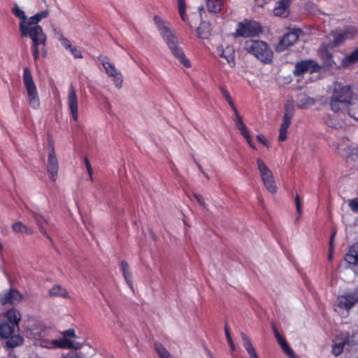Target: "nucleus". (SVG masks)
<instances>
[{
    "label": "nucleus",
    "mask_w": 358,
    "mask_h": 358,
    "mask_svg": "<svg viewBox=\"0 0 358 358\" xmlns=\"http://www.w3.org/2000/svg\"><path fill=\"white\" fill-rule=\"evenodd\" d=\"M257 140L259 142H260L261 143L264 144V145H266V147H268L269 145L268 144L265 137L264 135H262V134H259L257 136Z\"/></svg>",
    "instance_id": "56"
},
{
    "label": "nucleus",
    "mask_w": 358,
    "mask_h": 358,
    "mask_svg": "<svg viewBox=\"0 0 358 358\" xmlns=\"http://www.w3.org/2000/svg\"><path fill=\"white\" fill-rule=\"evenodd\" d=\"M63 338H61L58 339L59 341H65L67 342V347H65V348H73L76 350L79 349L81 345L79 343L73 341L70 339V338H75L76 337V331L73 329H69L66 331H64L62 333Z\"/></svg>",
    "instance_id": "21"
},
{
    "label": "nucleus",
    "mask_w": 358,
    "mask_h": 358,
    "mask_svg": "<svg viewBox=\"0 0 358 358\" xmlns=\"http://www.w3.org/2000/svg\"><path fill=\"white\" fill-rule=\"evenodd\" d=\"M153 21L161 37L173 56L185 67H191V62L189 59L187 58L182 48L180 47L178 38L175 32L172 30L170 22L159 15H155L153 17Z\"/></svg>",
    "instance_id": "1"
},
{
    "label": "nucleus",
    "mask_w": 358,
    "mask_h": 358,
    "mask_svg": "<svg viewBox=\"0 0 358 358\" xmlns=\"http://www.w3.org/2000/svg\"><path fill=\"white\" fill-rule=\"evenodd\" d=\"M332 36L334 38V43L335 46H337L342 43L345 40H348V38H345V36L343 30L335 31L334 33L332 34Z\"/></svg>",
    "instance_id": "43"
},
{
    "label": "nucleus",
    "mask_w": 358,
    "mask_h": 358,
    "mask_svg": "<svg viewBox=\"0 0 358 358\" xmlns=\"http://www.w3.org/2000/svg\"><path fill=\"white\" fill-rule=\"evenodd\" d=\"M68 106L72 118L73 120L77 121L78 119V102L76 90L73 85L70 86L69 90Z\"/></svg>",
    "instance_id": "16"
},
{
    "label": "nucleus",
    "mask_w": 358,
    "mask_h": 358,
    "mask_svg": "<svg viewBox=\"0 0 358 358\" xmlns=\"http://www.w3.org/2000/svg\"><path fill=\"white\" fill-rule=\"evenodd\" d=\"M22 299V294L15 289L4 290L0 294V303L2 305H17Z\"/></svg>",
    "instance_id": "13"
},
{
    "label": "nucleus",
    "mask_w": 358,
    "mask_h": 358,
    "mask_svg": "<svg viewBox=\"0 0 358 358\" xmlns=\"http://www.w3.org/2000/svg\"><path fill=\"white\" fill-rule=\"evenodd\" d=\"M49 294L51 296H59L65 299L69 297L67 290L59 285H54L49 290Z\"/></svg>",
    "instance_id": "28"
},
{
    "label": "nucleus",
    "mask_w": 358,
    "mask_h": 358,
    "mask_svg": "<svg viewBox=\"0 0 358 358\" xmlns=\"http://www.w3.org/2000/svg\"><path fill=\"white\" fill-rule=\"evenodd\" d=\"M194 197L201 206L208 209V205L206 203L203 197L201 194H195Z\"/></svg>",
    "instance_id": "51"
},
{
    "label": "nucleus",
    "mask_w": 358,
    "mask_h": 358,
    "mask_svg": "<svg viewBox=\"0 0 358 358\" xmlns=\"http://www.w3.org/2000/svg\"><path fill=\"white\" fill-rule=\"evenodd\" d=\"M293 0H280L273 8V13L275 16L287 17L289 15V6Z\"/></svg>",
    "instance_id": "20"
},
{
    "label": "nucleus",
    "mask_w": 358,
    "mask_h": 358,
    "mask_svg": "<svg viewBox=\"0 0 358 358\" xmlns=\"http://www.w3.org/2000/svg\"><path fill=\"white\" fill-rule=\"evenodd\" d=\"M349 115L358 121V97L350 104Z\"/></svg>",
    "instance_id": "45"
},
{
    "label": "nucleus",
    "mask_w": 358,
    "mask_h": 358,
    "mask_svg": "<svg viewBox=\"0 0 358 358\" xmlns=\"http://www.w3.org/2000/svg\"><path fill=\"white\" fill-rule=\"evenodd\" d=\"M43 1H45V0H43Z\"/></svg>",
    "instance_id": "62"
},
{
    "label": "nucleus",
    "mask_w": 358,
    "mask_h": 358,
    "mask_svg": "<svg viewBox=\"0 0 358 358\" xmlns=\"http://www.w3.org/2000/svg\"><path fill=\"white\" fill-rule=\"evenodd\" d=\"M357 301L358 289L346 292L337 297L335 302V310L341 313V310L344 309L348 312Z\"/></svg>",
    "instance_id": "7"
},
{
    "label": "nucleus",
    "mask_w": 358,
    "mask_h": 358,
    "mask_svg": "<svg viewBox=\"0 0 358 358\" xmlns=\"http://www.w3.org/2000/svg\"><path fill=\"white\" fill-rule=\"evenodd\" d=\"M348 205L353 212L358 213V198L350 199Z\"/></svg>",
    "instance_id": "48"
},
{
    "label": "nucleus",
    "mask_w": 358,
    "mask_h": 358,
    "mask_svg": "<svg viewBox=\"0 0 358 358\" xmlns=\"http://www.w3.org/2000/svg\"><path fill=\"white\" fill-rule=\"evenodd\" d=\"M59 41L66 50H69L72 46L71 42L64 36L59 35Z\"/></svg>",
    "instance_id": "49"
},
{
    "label": "nucleus",
    "mask_w": 358,
    "mask_h": 358,
    "mask_svg": "<svg viewBox=\"0 0 358 358\" xmlns=\"http://www.w3.org/2000/svg\"><path fill=\"white\" fill-rule=\"evenodd\" d=\"M20 31L22 36L29 37L31 40V51L35 61L39 59L40 50L42 51L43 56L44 57H46L45 45L47 37L40 25L31 23L26 26L22 25V29H20Z\"/></svg>",
    "instance_id": "2"
},
{
    "label": "nucleus",
    "mask_w": 358,
    "mask_h": 358,
    "mask_svg": "<svg viewBox=\"0 0 358 358\" xmlns=\"http://www.w3.org/2000/svg\"><path fill=\"white\" fill-rule=\"evenodd\" d=\"M75 58L80 59L83 57L82 53L80 50H78L75 46H71L68 50Z\"/></svg>",
    "instance_id": "50"
},
{
    "label": "nucleus",
    "mask_w": 358,
    "mask_h": 358,
    "mask_svg": "<svg viewBox=\"0 0 358 358\" xmlns=\"http://www.w3.org/2000/svg\"><path fill=\"white\" fill-rule=\"evenodd\" d=\"M12 229L15 232L17 233H23L26 234H32L34 232V230L32 228L28 227L26 224H24L21 222H16L13 224Z\"/></svg>",
    "instance_id": "31"
},
{
    "label": "nucleus",
    "mask_w": 358,
    "mask_h": 358,
    "mask_svg": "<svg viewBox=\"0 0 358 358\" xmlns=\"http://www.w3.org/2000/svg\"><path fill=\"white\" fill-rule=\"evenodd\" d=\"M315 103V99L310 97L306 94H300L299 96L297 107L301 109L308 108Z\"/></svg>",
    "instance_id": "27"
},
{
    "label": "nucleus",
    "mask_w": 358,
    "mask_h": 358,
    "mask_svg": "<svg viewBox=\"0 0 358 358\" xmlns=\"http://www.w3.org/2000/svg\"><path fill=\"white\" fill-rule=\"evenodd\" d=\"M121 268L123 273V275L129 284V285L131 287L132 286V273L129 270V265L125 261H122L121 262Z\"/></svg>",
    "instance_id": "37"
},
{
    "label": "nucleus",
    "mask_w": 358,
    "mask_h": 358,
    "mask_svg": "<svg viewBox=\"0 0 358 358\" xmlns=\"http://www.w3.org/2000/svg\"><path fill=\"white\" fill-rule=\"evenodd\" d=\"M335 234H336V232H334L332 236L330 238V241H329L330 248H329V260H331L333 258V242H334V237Z\"/></svg>",
    "instance_id": "52"
},
{
    "label": "nucleus",
    "mask_w": 358,
    "mask_h": 358,
    "mask_svg": "<svg viewBox=\"0 0 358 358\" xmlns=\"http://www.w3.org/2000/svg\"><path fill=\"white\" fill-rule=\"evenodd\" d=\"M48 164H47V171L50 176V179L52 181H55L57 177V173L59 171V164L58 160L55 155L54 143L52 139L48 140Z\"/></svg>",
    "instance_id": "10"
},
{
    "label": "nucleus",
    "mask_w": 358,
    "mask_h": 358,
    "mask_svg": "<svg viewBox=\"0 0 358 358\" xmlns=\"http://www.w3.org/2000/svg\"><path fill=\"white\" fill-rule=\"evenodd\" d=\"M345 38L352 39L358 34V28L353 26L346 27L343 29Z\"/></svg>",
    "instance_id": "44"
},
{
    "label": "nucleus",
    "mask_w": 358,
    "mask_h": 358,
    "mask_svg": "<svg viewBox=\"0 0 358 358\" xmlns=\"http://www.w3.org/2000/svg\"><path fill=\"white\" fill-rule=\"evenodd\" d=\"M273 331H274V334H275V337H276L277 340H278V339H279V338H282V336H280V334H279V332H278V331L277 330V329H276V328H275V327H273Z\"/></svg>",
    "instance_id": "59"
},
{
    "label": "nucleus",
    "mask_w": 358,
    "mask_h": 358,
    "mask_svg": "<svg viewBox=\"0 0 358 358\" xmlns=\"http://www.w3.org/2000/svg\"><path fill=\"white\" fill-rule=\"evenodd\" d=\"M206 2L210 13H217L222 9L224 0H206Z\"/></svg>",
    "instance_id": "29"
},
{
    "label": "nucleus",
    "mask_w": 358,
    "mask_h": 358,
    "mask_svg": "<svg viewBox=\"0 0 358 358\" xmlns=\"http://www.w3.org/2000/svg\"><path fill=\"white\" fill-rule=\"evenodd\" d=\"M350 104H352V103H348L343 100L330 97L329 106L331 110L334 111L335 113L343 114L347 110L349 113Z\"/></svg>",
    "instance_id": "19"
},
{
    "label": "nucleus",
    "mask_w": 358,
    "mask_h": 358,
    "mask_svg": "<svg viewBox=\"0 0 358 358\" xmlns=\"http://www.w3.org/2000/svg\"><path fill=\"white\" fill-rule=\"evenodd\" d=\"M85 163L86 165V168H87L89 176H91V175L92 174V168L90 163L89 159L87 157H85Z\"/></svg>",
    "instance_id": "54"
},
{
    "label": "nucleus",
    "mask_w": 358,
    "mask_h": 358,
    "mask_svg": "<svg viewBox=\"0 0 358 358\" xmlns=\"http://www.w3.org/2000/svg\"><path fill=\"white\" fill-rule=\"evenodd\" d=\"M121 325H122L121 322H120V321H119V320H117V322L114 324V325H113V326H112V327H111V328H115V327H116V326H117V327H121Z\"/></svg>",
    "instance_id": "60"
},
{
    "label": "nucleus",
    "mask_w": 358,
    "mask_h": 358,
    "mask_svg": "<svg viewBox=\"0 0 358 358\" xmlns=\"http://www.w3.org/2000/svg\"><path fill=\"white\" fill-rule=\"evenodd\" d=\"M327 124L334 128H338L342 127L343 124L340 122H335L333 118L331 117L330 115H328L326 118Z\"/></svg>",
    "instance_id": "47"
},
{
    "label": "nucleus",
    "mask_w": 358,
    "mask_h": 358,
    "mask_svg": "<svg viewBox=\"0 0 358 358\" xmlns=\"http://www.w3.org/2000/svg\"><path fill=\"white\" fill-rule=\"evenodd\" d=\"M295 203H296L297 213L300 215L301 213V206L300 197L299 195L296 196Z\"/></svg>",
    "instance_id": "53"
},
{
    "label": "nucleus",
    "mask_w": 358,
    "mask_h": 358,
    "mask_svg": "<svg viewBox=\"0 0 358 358\" xmlns=\"http://www.w3.org/2000/svg\"><path fill=\"white\" fill-rule=\"evenodd\" d=\"M278 343L281 346L283 351L290 357L296 358L293 350L289 348L286 341L282 337L278 339Z\"/></svg>",
    "instance_id": "41"
},
{
    "label": "nucleus",
    "mask_w": 358,
    "mask_h": 358,
    "mask_svg": "<svg viewBox=\"0 0 358 358\" xmlns=\"http://www.w3.org/2000/svg\"><path fill=\"white\" fill-rule=\"evenodd\" d=\"M23 338L20 335H13L6 341V345L8 348H13L22 344Z\"/></svg>",
    "instance_id": "38"
},
{
    "label": "nucleus",
    "mask_w": 358,
    "mask_h": 358,
    "mask_svg": "<svg viewBox=\"0 0 358 358\" xmlns=\"http://www.w3.org/2000/svg\"><path fill=\"white\" fill-rule=\"evenodd\" d=\"M99 60L104 68L106 74L113 78V83L116 87L121 88L123 83V78L121 72L116 69L115 64L112 63L108 57L99 56Z\"/></svg>",
    "instance_id": "9"
},
{
    "label": "nucleus",
    "mask_w": 358,
    "mask_h": 358,
    "mask_svg": "<svg viewBox=\"0 0 358 358\" xmlns=\"http://www.w3.org/2000/svg\"><path fill=\"white\" fill-rule=\"evenodd\" d=\"M244 49L264 64H269L273 58V52L268 45L261 40L249 39L244 43Z\"/></svg>",
    "instance_id": "3"
},
{
    "label": "nucleus",
    "mask_w": 358,
    "mask_h": 358,
    "mask_svg": "<svg viewBox=\"0 0 358 358\" xmlns=\"http://www.w3.org/2000/svg\"><path fill=\"white\" fill-rule=\"evenodd\" d=\"M216 53L220 57L224 59L231 68L235 66V50L232 47L227 46L224 48L219 45L217 47Z\"/></svg>",
    "instance_id": "17"
},
{
    "label": "nucleus",
    "mask_w": 358,
    "mask_h": 358,
    "mask_svg": "<svg viewBox=\"0 0 358 358\" xmlns=\"http://www.w3.org/2000/svg\"><path fill=\"white\" fill-rule=\"evenodd\" d=\"M352 90L350 85H344L341 83L336 82L333 85L331 98L352 103Z\"/></svg>",
    "instance_id": "11"
},
{
    "label": "nucleus",
    "mask_w": 358,
    "mask_h": 358,
    "mask_svg": "<svg viewBox=\"0 0 358 358\" xmlns=\"http://www.w3.org/2000/svg\"><path fill=\"white\" fill-rule=\"evenodd\" d=\"M178 5V10L180 18L182 21L186 22L187 20V16L186 15V2L185 0H176Z\"/></svg>",
    "instance_id": "40"
},
{
    "label": "nucleus",
    "mask_w": 358,
    "mask_h": 358,
    "mask_svg": "<svg viewBox=\"0 0 358 358\" xmlns=\"http://www.w3.org/2000/svg\"><path fill=\"white\" fill-rule=\"evenodd\" d=\"M241 338L243 342V345L248 352L250 358H258V356L256 353L255 349L253 347L250 340L244 333H241Z\"/></svg>",
    "instance_id": "26"
},
{
    "label": "nucleus",
    "mask_w": 358,
    "mask_h": 358,
    "mask_svg": "<svg viewBox=\"0 0 358 358\" xmlns=\"http://www.w3.org/2000/svg\"><path fill=\"white\" fill-rule=\"evenodd\" d=\"M257 164L261 178L265 187L271 194L276 193L277 187L273 178V173L262 159L258 158L257 160Z\"/></svg>",
    "instance_id": "6"
},
{
    "label": "nucleus",
    "mask_w": 358,
    "mask_h": 358,
    "mask_svg": "<svg viewBox=\"0 0 358 358\" xmlns=\"http://www.w3.org/2000/svg\"><path fill=\"white\" fill-rule=\"evenodd\" d=\"M13 13L20 20L19 24V29H22V26H26L29 23V17H27L25 13L19 7L15 6L13 8Z\"/></svg>",
    "instance_id": "30"
},
{
    "label": "nucleus",
    "mask_w": 358,
    "mask_h": 358,
    "mask_svg": "<svg viewBox=\"0 0 358 358\" xmlns=\"http://www.w3.org/2000/svg\"><path fill=\"white\" fill-rule=\"evenodd\" d=\"M320 67L316 62L312 60L302 61L298 62L295 66L294 74L295 76H301L305 73H312L319 70Z\"/></svg>",
    "instance_id": "14"
},
{
    "label": "nucleus",
    "mask_w": 358,
    "mask_h": 358,
    "mask_svg": "<svg viewBox=\"0 0 358 358\" xmlns=\"http://www.w3.org/2000/svg\"><path fill=\"white\" fill-rule=\"evenodd\" d=\"M345 260L350 264L358 266V244H355L350 248Z\"/></svg>",
    "instance_id": "25"
},
{
    "label": "nucleus",
    "mask_w": 358,
    "mask_h": 358,
    "mask_svg": "<svg viewBox=\"0 0 358 358\" xmlns=\"http://www.w3.org/2000/svg\"><path fill=\"white\" fill-rule=\"evenodd\" d=\"M227 102L229 103V104L230 105L232 110L234 111V115H235V120H234V122H235V125L236 127V128L240 131L241 134H242V136L246 139L247 142L248 143V144L254 149H255V147L254 145V144L252 143V139H251V137L250 136V134H249V131H248L246 127H245V124H244V122H243V120H242V117L240 115L232 99L231 98L229 100L227 101Z\"/></svg>",
    "instance_id": "12"
},
{
    "label": "nucleus",
    "mask_w": 358,
    "mask_h": 358,
    "mask_svg": "<svg viewBox=\"0 0 358 358\" xmlns=\"http://www.w3.org/2000/svg\"><path fill=\"white\" fill-rule=\"evenodd\" d=\"M299 39V35L296 31L289 32L284 35L276 46L278 52H282L289 47L293 45Z\"/></svg>",
    "instance_id": "18"
},
{
    "label": "nucleus",
    "mask_w": 358,
    "mask_h": 358,
    "mask_svg": "<svg viewBox=\"0 0 358 358\" xmlns=\"http://www.w3.org/2000/svg\"><path fill=\"white\" fill-rule=\"evenodd\" d=\"M306 7L310 12H312L314 14H316L317 11L318 10L317 8H314V6L312 3H308Z\"/></svg>",
    "instance_id": "57"
},
{
    "label": "nucleus",
    "mask_w": 358,
    "mask_h": 358,
    "mask_svg": "<svg viewBox=\"0 0 358 358\" xmlns=\"http://www.w3.org/2000/svg\"><path fill=\"white\" fill-rule=\"evenodd\" d=\"M32 216H33L34 220L36 222V224L38 225L41 233L45 237H46L48 240L52 241V238L48 235L47 231L45 230V229L43 226V222L47 223L48 222L47 220L44 217L43 215H42L40 213H36V212H32Z\"/></svg>",
    "instance_id": "24"
},
{
    "label": "nucleus",
    "mask_w": 358,
    "mask_h": 358,
    "mask_svg": "<svg viewBox=\"0 0 358 358\" xmlns=\"http://www.w3.org/2000/svg\"><path fill=\"white\" fill-rule=\"evenodd\" d=\"M285 111L283 118L292 120L294 114V102L293 99H288L285 104Z\"/></svg>",
    "instance_id": "35"
},
{
    "label": "nucleus",
    "mask_w": 358,
    "mask_h": 358,
    "mask_svg": "<svg viewBox=\"0 0 358 358\" xmlns=\"http://www.w3.org/2000/svg\"><path fill=\"white\" fill-rule=\"evenodd\" d=\"M358 343V333H355L352 336L348 334L344 336V340L338 343H335L332 346V353L338 356L343 350L345 345H352Z\"/></svg>",
    "instance_id": "15"
},
{
    "label": "nucleus",
    "mask_w": 358,
    "mask_h": 358,
    "mask_svg": "<svg viewBox=\"0 0 358 358\" xmlns=\"http://www.w3.org/2000/svg\"><path fill=\"white\" fill-rule=\"evenodd\" d=\"M262 32L259 24L255 21L245 20L238 24L236 36L250 37Z\"/></svg>",
    "instance_id": "8"
},
{
    "label": "nucleus",
    "mask_w": 358,
    "mask_h": 358,
    "mask_svg": "<svg viewBox=\"0 0 358 358\" xmlns=\"http://www.w3.org/2000/svg\"><path fill=\"white\" fill-rule=\"evenodd\" d=\"M54 33L57 38L59 41V35L64 36L63 34L57 28H54Z\"/></svg>",
    "instance_id": "58"
},
{
    "label": "nucleus",
    "mask_w": 358,
    "mask_h": 358,
    "mask_svg": "<svg viewBox=\"0 0 358 358\" xmlns=\"http://www.w3.org/2000/svg\"><path fill=\"white\" fill-rule=\"evenodd\" d=\"M94 350L90 346H85L82 350L69 352L63 358H90L93 354Z\"/></svg>",
    "instance_id": "23"
},
{
    "label": "nucleus",
    "mask_w": 358,
    "mask_h": 358,
    "mask_svg": "<svg viewBox=\"0 0 358 358\" xmlns=\"http://www.w3.org/2000/svg\"><path fill=\"white\" fill-rule=\"evenodd\" d=\"M211 358H213V357H211Z\"/></svg>",
    "instance_id": "63"
},
{
    "label": "nucleus",
    "mask_w": 358,
    "mask_h": 358,
    "mask_svg": "<svg viewBox=\"0 0 358 358\" xmlns=\"http://www.w3.org/2000/svg\"><path fill=\"white\" fill-rule=\"evenodd\" d=\"M90 179L91 181L93 180L92 174L91 175V176H90Z\"/></svg>",
    "instance_id": "61"
},
{
    "label": "nucleus",
    "mask_w": 358,
    "mask_h": 358,
    "mask_svg": "<svg viewBox=\"0 0 358 358\" xmlns=\"http://www.w3.org/2000/svg\"><path fill=\"white\" fill-rule=\"evenodd\" d=\"M197 34L200 38H206L210 34V27L206 23H201L197 29Z\"/></svg>",
    "instance_id": "42"
},
{
    "label": "nucleus",
    "mask_w": 358,
    "mask_h": 358,
    "mask_svg": "<svg viewBox=\"0 0 358 358\" xmlns=\"http://www.w3.org/2000/svg\"><path fill=\"white\" fill-rule=\"evenodd\" d=\"M224 332H225V335H226V337H227V342H228V343H229L231 350L232 351H235L236 350V347H235V345H234V343L233 342L232 338L231 337L229 330V329H228V327L227 326H225Z\"/></svg>",
    "instance_id": "46"
},
{
    "label": "nucleus",
    "mask_w": 358,
    "mask_h": 358,
    "mask_svg": "<svg viewBox=\"0 0 358 358\" xmlns=\"http://www.w3.org/2000/svg\"><path fill=\"white\" fill-rule=\"evenodd\" d=\"M220 91L222 92V94L226 99L227 101L229 100L231 98L229 92L224 87H220Z\"/></svg>",
    "instance_id": "55"
},
{
    "label": "nucleus",
    "mask_w": 358,
    "mask_h": 358,
    "mask_svg": "<svg viewBox=\"0 0 358 358\" xmlns=\"http://www.w3.org/2000/svg\"><path fill=\"white\" fill-rule=\"evenodd\" d=\"M23 83L27 94L29 105L33 109H38L40 107V101L36 84L34 81L31 71L28 67L23 69Z\"/></svg>",
    "instance_id": "4"
},
{
    "label": "nucleus",
    "mask_w": 358,
    "mask_h": 358,
    "mask_svg": "<svg viewBox=\"0 0 358 358\" xmlns=\"http://www.w3.org/2000/svg\"><path fill=\"white\" fill-rule=\"evenodd\" d=\"M16 327L9 323H0V336L7 338L15 330Z\"/></svg>",
    "instance_id": "32"
},
{
    "label": "nucleus",
    "mask_w": 358,
    "mask_h": 358,
    "mask_svg": "<svg viewBox=\"0 0 358 358\" xmlns=\"http://www.w3.org/2000/svg\"><path fill=\"white\" fill-rule=\"evenodd\" d=\"M3 317L9 322L10 324L16 328L18 327L19 322L21 320V314L15 308H10L3 315Z\"/></svg>",
    "instance_id": "22"
},
{
    "label": "nucleus",
    "mask_w": 358,
    "mask_h": 358,
    "mask_svg": "<svg viewBox=\"0 0 358 358\" xmlns=\"http://www.w3.org/2000/svg\"><path fill=\"white\" fill-rule=\"evenodd\" d=\"M357 62H358V48L344 57L342 59V64L344 66H348Z\"/></svg>",
    "instance_id": "34"
},
{
    "label": "nucleus",
    "mask_w": 358,
    "mask_h": 358,
    "mask_svg": "<svg viewBox=\"0 0 358 358\" xmlns=\"http://www.w3.org/2000/svg\"><path fill=\"white\" fill-rule=\"evenodd\" d=\"M291 120L283 118L282 122L280 127L278 139L280 141H284L287 139V129L290 125Z\"/></svg>",
    "instance_id": "33"
},
{
    "label": "nucleus",
    "mask_w": 358,
    "mask_h": 358,
    "mask_svg": "<svg viewBox=\"0 0 358 358\" xmlns=\"http://www.w3.org/2000/svg\"><path fill=\"white\" fill-rule=\"evenodd\" d=\"M155 350L159 358H172L169 352L161 343H155Z\"/></svg>",
    "instance_id": "39"
},
{
    "label": "nucleus",
    "mask_w": 358,
    "mask_h": 358,
    "mask_svg": "<svg viewBox=\"0 0 358 358\" xmlns=\"http://www.w3.org/2000/svg\"><path fill=\"white\" fill-rule=\"evenodd\" d=\"M50 13L49 9L38 12L34 15L29 17V23L33 24H38V23L43 19L46 18Z\"/></svg>",
    "instance_id": "36"
},
{
    "label": "nucleus",
    "mask_w": 358,
    "mask_h": 358,
    "mask_svg": "<svg viewBox=\"0 0 358 358\" xmlns=\"http://www.w3.org/2000/svg\"><path fill=\"white\" fill-rule=\"evenodd\" d=\"M50 331H41L39 334H36L35 345L47 349H65L67 342L52 338Z\"/></svg>",
    "instance_id": "5"
}]
</instances>
